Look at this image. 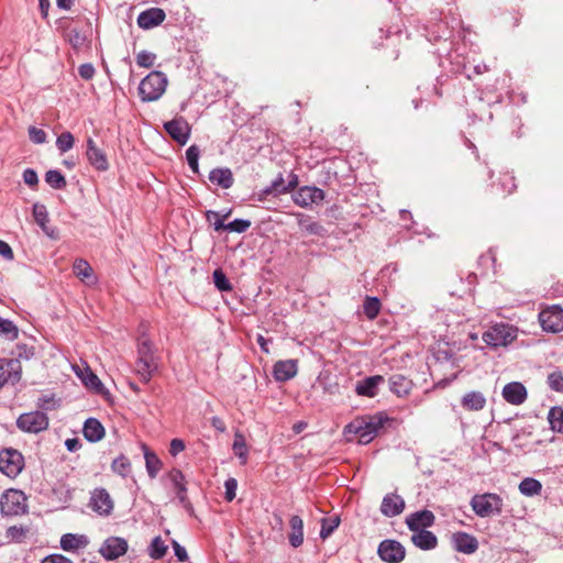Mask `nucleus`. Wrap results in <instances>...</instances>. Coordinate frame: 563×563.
I'll use <instances>...</instances> for the list:
<instances>
[{
    "mask_svg": "<svg viewBox=\"0 0 563 563\" xmlns=\"http://www.w3.org/2000/svg\"><path fill=\"white\" fill-rule=\"evenodd\" d=\"M386 421L387 417L383 413L360 417L344 428V434L347 440H352L351 435H354L360 444H367L374 440Z\"/></svg>",
    "mask_w": 563,
    "mask_h": 563,
    "instance_id": "1",
    "label": "nucleus"
},
{
    "mask_svg": "<svg viewBox=\"0 0 563 563\" xmlns=\"http://www.w3.org/2000/svg\"><path fill=\"white\" fill-rule=\"evenodd\" d=\"M157 368V362L154 355L152 341L142 333L137 342L136 372L143 382H148Z\"/></svg>",
    "mask_w": 563,
    "mask_h": 563,
    "instance_id": "2",
    "label": "nucleus"
},
{
    "mask_svg": "<svg viewBox=\"0 0 563 563\" xmlns=\"http://www.w3.org/2000/svg\"><path fill=\"white\" fill-rule=\"evenodd\" d=\"M168 79L162 71H151L139 86V95L142 101L152 102L158 100L166 90Z\"/></svg>",
    "mask_w": 563,
    "mask_h": 563,
    "instance_id": "3",
    "label": "nucleus"
},
{
    "mask_svg": "<svg viewBox=\"0 0 563 563\" xmlns=\"http://www.w3.org/2000/svg\"><path fill=\"white\" fill-rule=\"evenodd\" d=\"M472 510L481 518L499 516L503 511V498L495 493L476 494L470 501Z\"/></svg>",
    "mask_w": 563,
    "mask_h": 563,
    "instance_id": "4",
    "label": "nucleus"
},
{
    "mask_svg": "<svg viewBox=\"0 0 563 563\" xmlns=\"http://www.w3.org/2000/svg\"><path fill=\"white\" fill-rule=\"evenodd\" d=\"M518 336V329L509 323H496L486 330L482 339L493 349L507 346L512 343Z\"/></svg>",
    "mask_w": 563,
    "mask_h": 563,
    "instance_id": "5",
    "label": "nucleus"
},
{
    "mask_svg": "<svg viewBox=\"0 0 563 563\" xmlns=\"http://www.w3.org/2000/svg\"><path fill=\"white\" fill-rule=\"evenodd\" d=\"M0 509L4 516L22 515L26 510V497L18 489H8L0 499Z\"/></svg>",
    "mask_w": 563,
    "mask_h": 563,
    "instance_id": "6",
    "label": "nucleus"
},
{
    "mask_svg": "<svg viewBox=\"0 0 563 563\" xmlns=\"http://www.w3.org/2000/svg\"><path fill=\"white\" fill-rule=\"evenodd\" d=\"M23 467L24 459L18 450L4 449L0 452V472L8 477H16Z\"/></svg>",
    "mask_w": 563,
    "mask_h": 563,
    "instance_id": "7",
    "label": "nucleus"
},
{
    "mask_svg": "<svg viewBox=\"0 0 563 563\" xmlns=\"http://www.w3.org/2000/svg\"><path fill=\"white\" fill-rule=\"evenodd\" d=\"M16 427L23 432L38 433L48 428V417L38 410L22 413L16 419Z\"/></svg>",
    "mask_w": 563,
    "mask_h": 563,
    "instance_id": "8",
    "label": "nucleus"
},
{
    "mask_svg": "<svg viewBox=\"0 0 563 563\" xmlns=\"http://www.w3.org/2000/svg\"><path fill=\"white\" fill-rule=\"evenodd\" d=\"M539 321L547 332L559 333L563 331V309L560 306H551L539 313Z\"/></svg>",
    "mask_w": 563,
    "mask_h": 563,
    "instance_id": "9",
    "label": "nucleus"
},
{
    "mask_svg": "<svg viewBox=\"0 0 563 563\" xmlns=\"http://www.w3.org/2000/svg\"><path fill=\"white\" fill-rule=\"evenodd\" d=\"M166 482L173 489L179 504L185 508H190V503L187 497V486L185 475L177 468H173L166 475Z\"/></svg>",
    "mask_w": 563,
    "mask_h": 563,
    "instance_id": "10",
    "label": "nucleus"
},
{
    "mask_svg": "<svg viewBox=\"0 0 563 563\" xmlns=\"http://www.w3.org/2000/svg\"><path fill=\"white\" fill-rule=\"evenodd\" d=\"M406 550L396 540H384L378 547L379 558L387 563H399L405 559Z\"/></svg>",
    "mask_w": 563,
    "mask_h": 563,
    "instance_id": "11",
    "label": "nucleus"
},
{
    "mask_svg": "<svg viewBox=\"0 0 563 563\" xmlns=\"http://www.w3.org/2000/svg\"><path fill=\"white\" fill-rule=\"evenodd\" d=\"M164 129L168 135L180 145H185L190 137V125L183 118H176L165 122Z\"/></svg>",
    "mask_w": 563,
    "mask_h": 563,
    "instance_id": "12",
    "label": "nucleus"
},
{
    "mask_svg": "<svg viewBox=\"0 0 563 563\" xmlns=\"http://www.w3.org/2000/svg\"><path fill=\"white\" fill-rule=\"evenodd\" d=\"M292 199L297 206L306 208L311 205H318L322 202L324 199V192L318 187L305 186L295 192Z\"/></svg>",
    "mask_w": 563,
    "mask_h": 563,
    "instance_id": "13",
    "label": "nucleus"
},
{
    "mask_svg": "<svg viewBox=\"0 0 563 563\" xmlns=\"http://www.w3.org/2000/svg\"><path fill=\"white\" fill-rule=\"evenodd\" d=\"M128 551V542L123 538L110 537L104 540L99 549V553L106 560H115L124 555Z\"/></svg>",
    "mask_w": 563,
    "mask_h": 563,
    "instance_id": "14",
    "label": "nucleus"
},
{
    "mask_svg": "<svg viewBox=\"0 0 563 563\" xmlns=\"http://www.w3.org/2000/svg\"><path fill=\"white\" fill-rule=\"evenodd\" d=\"M73 369L87 388L99 395L107 393L99 377L88 366L73 365Z\"/></svg>",
    "mask_w": 563,
    "mask_h": 563,
    "instance_id": "15",
    "label": "nucleus"
},
{
    "mask_svg": "<svg viewBox=\"0 0 563 563\" xmlns=\"http://www.w3.org/2000/svg\"><path fill=\"white\" fill-rule=\"evenodd\" d=\"M89 505L101 516H109L113 509V500L104 488H97L92 492Z\"/></svg>",
    "mask_w": 563,
    "mask_h": 563,
    "instance_id": "16",
    "label": "nucleus"
},
{
    "mask_svg": "<svg viewBox=\"0 0 563 563\" xmlns=\"http://www.w3.org/2000/svg\"><path fill=\"white\" fill-rule=\"evenodd\" d=\"M86 157L89 164L99 172H106L109 168V162L104 151L98 147L91 137L87 139Z\"/></svg>",
    "mask_w": 563,
    "mask_h": 563,
    "instance_id": "17",
    "label": "nucleus"
},
{
    "mask_svg": "<svg viewBox=\"0 0 563 563\" xmlns=\"http://www.w3.org/2000/svg\"><path fill=\"white\" fill-rule=\"evenodd\" d=\"M501 395L508 404L519 406L527 400L528 391L523 384L511 382L504 386Z\"/></svg>",
    "mask_w": 563,
    "mask_h": 563,
    "instance_id": "18",
    "label": "nucleus"
},
{
    "mask_svg": "<svg viewBox=\"0 0 563 563\" xmlns=\"http://www.w3.org/2000/svg\"><path fill=\"white\" fill-rule=\"evenodd\" d=\"M405 500L401 496L395 493H389L384 496L380 504V512L388 518L400 515L405 509Z\"/></svg>",
    "mask_w": 563,
    "mask_h": 563,
    "instance_id": "19",
    "label": "nucleus"
},
{
    "mask_svg": "<svg viewBox=\"0 0 563 563\" xmlns=\"http://www.w3.org/2000/svg\"><path fill=\"white\" fill-rule=\"evenodd\" d=\"M166 14L161 8H151L142 11L137 16V25L143 30L158 26L165 20Z\"/></svg>",
    "mask_w": 563,
    "mask_h": 563,
    "instance_id": "20",
    "label": "nucleus"
},
{
    "mask_svg": "<svg viewBox=\"0 0 563 563\" xmlns=\"http://www.w3.org/2000/svg\"><path fill=\"white\" fill-rule=\"evenodd\" d=\"M406 523L413 531L426 530L434 523V515L430 510H421L407 517Z\"/></svg>",
    "mask_w": 563,
    "mask_h": 563,
    "instance_id": "21",
    "label": "nucleus"
},
{
    "mask_svg": "<svg viewBox=\"0 0 563 563\" xmlns=\"http://www.w3.org/2000/svg\"><path fill=\"white\" fill-rule=\"evenodd\" d=\"M454 549L464 554H472L478 549L477 539L466 532H457L452 537Z\"/></svg>",
    "mask_w": 563,
    "mask_h": 563,
    "instance_id": "22",
    "label": "nucleus"
},
{
    "mask_svg": "<svg viewBox=\"0 0 563 563\" xmlns=\"http://www.w3.org/2000/svg\"><path fill=\"white\" fill-rule=\"evenodd\" d=\"M298 372L297 361L286 360L278 361L274 365V377L278 382H286L296 376Z\"/></svg>",
    "mask_w": 563,
    "mask_h": 563,
    "instance_id": "23",
    "label": "nucleus"
},
{
    "mask_svg": "<svg viewBox=\"0 0 563 563\" xmlns=\"http://www.w3.org/2000/svg\"><path fill=\"white\" fill-rule=\"evenodd\" d=\"M89 539L85 534L66 533L60 538V548L67 552H78L85 549Z\"/></svg>",
    "mask_w": 563,
    "mask_h": 563,
    "instance_id": "24",
    "label": "nucleus"
},
{
    "mask_svg": "<svg viewBox=\"0 0 563 563\" xmlns=\"http://www.w3.org/2000/svg\"><path fill=\"white\" fill-rule=\"evenodd\" d=\"M384 383V377L375 375L367 377L356 384L355 391L360 396L375 397L377 395L378 386Z\"/></svg>",
    "mask_w": 563,
    "mask_h": 563,
    "instance_id": "25",
    "label": "nucleus"
},
{
    "mask_svg": "<svg viewBox=\"0 0 563 563\" xmlns=\"http://www.w3.org/2000/svg\"><path fill=\"white\" fill-rule=\"evenodd\" d=\"M413 383L401 374H394L389 377V389L398 397L407 396L412 389Z\"/></svg>",
    "mask_w": 563,
    "mask_h": 563,
    "instance_id": "26",
    "label": "nucleus"
},
{
    "mask_svg": "<svg viewBox=\"0 0 563 563\" xmlns=\"http://www.w3.org/2000/svg\"><path fill=\"white\" fill-rule=\"evenodd\" d=\"M412 543L421 550H432L438 544V539L433 532L426 530L413 531L411 536Z\"/></svg>",
    "mask_w": 563,
    "mask_h": 563,
    "instance_id": "27",
    "label": "nucleus"
},
{
    "mask_svg": "<svg viewBox=\"0 0 563 563\" xmlns=\"http://www.w3.org/2000/svg\"><path fill=\"white\" fill-rule=\"evenodd\" d=\"M289 543L292 548H299L303 543V521L299 516L294 515L289 519Z\"/></svg>",
    "mask_w": 563,
    "mask_h": 563,
    "instance_id": "28",
    "label": "nucleus"
},
{
    "mask_svg": "<svg viewBox=\"0 0 563 563\" xmlns=\"http://www.w3.org/2000/svg\"><path fill=\"white\" fill-rule=\"evenodd\" d=\"M461 405L465 410L479 411L486 405V398L481 391H468L461 398Z\"/></svg>",
    "mask_w": 563,
    "mask_h": 563,
    "instance_id": "29",
    "label": "nucleus"
},
{
    "mask_svg": "<svg viewBox=\"0 0 563 563\" xmlns=\"http://www.w3.org/2000/svg\"><path fill=\"white\" fill-rule=\"evenodd\" d=\"M82 433L89 442H98L104 437V428L95 418H89L84 423Z\"/></svg>",
    "mask_w": 563,
    "mask_h": 563,
    "instance_id": "30",
    "label": "nucleus"
},
{
    "mask_svg": "<svg viewBox=\"0 0 563 563\" xmlns=\"http://www.w3.org/2000/svg\"><path fill=\"white\" fill-rule=\"evenodd\" d=\"M33 217L35 222L40 225V228L43 230V232L49 236L55 238V231L51 228H48L47 223L49 221L47 209L42 203H34L33 205Z\"/></svg>",
    "mask_w": 563,
    "mask_h": 563,
    "instance_id": "31",
    "label": "nucleus"
},
{
    "mask_svg": "<svg viewBox=\"0 0 563 563\" xmlns=\"http://www.w3.org/2000/svg\"><path fill=\"white\" fill-rule=\"evenodd\" d=\"M209 180L223 189H228L233 185V175L229 168H214L209 174Z\"/></svg>",
    "mask_w": 563,
    "mask_h": 563,
    "instance_id": "32",
    "label": "nucleus"
},
{
    "mask_svg": "<svg viewBox=\"0 0 563 563\" xmlns=\"http://www.w3.org/2000/svg\"><path fill=\"white\" fill-rule=\"evenodd\" d=\"M73 271H74V274L78 278H80L82 282H85L87 284L95 283L92 267L90 266V264L87 261H85L82 258L76 260L73 265Z\"/></svg>",
    "mask_w": 563,
    "mask_h": 563,
    "instance_id": "33",
    "label": "nucleus"
},
{
    "mask_svg": "<svg viewBox=\"0 0 563 563\" xmlns=\"http://www.w3.org/2000/svg\"><path fill=\"white\" fill-rule=\"evenodd\" d=\"M298 224L301 230L312 235L323 236L325 233V230L321 224L312 221L309 217L303 214H298Z\"/></svg>",
    "mask_w": 563,
    "mask_h": 563,
    "instance_id": "34",
    "label": "nucleus"
},
{
    "mask_svg": "<svg viewBox=\"0 0 563 563\" xmlns=\"http://www.w3.org/2000/svg\"><path fill=\"white\" fill-rule=\"evenodd\" d=\"M519 492L528 497L537 496L542 490V484L532 477L523 478L519 484Z\"/></svg>",
    "mask_w": 563,
    "mask_h": 563,
    "instance_id": "35",
    "label": "nucleus"
},
{
    "mask_svg": "<svg viewBox=\"0 0 563 563\" xmlns=\"http://www.w3.org/2000/svg\"><path fill=\"white\" fill-rule=\"evenodd\" d=\"M551 429L555 432L563 433V408L553 407L548 415Z\"/></svg>",
    "mask_w": 563,
    "mask_h": 563,
    "instance_id": "36",
    "label": "nucleus"
},
{
    "mask_svg": "<svg viewBox=\"0 0 563 563\" xmlns=\"http://www.w3.org/2000/svg\"><path fill=\"white\" fill-rule=\"evenodd\" d=\"M0 336L14 341L19 336V329L11 320L0 318Z\"/></svg>",
    "mask_w": 563,
    "mask_h": 563,
    "instance_id": "37",
    "label": "nucleus"
},
{
    "mask_svg": "<svg viewBox=\"0 0 563 563\" xmlns=\"http://www.w3.org/2000/svg\"><path fill=\"white\" fill-rule=\"evenodd\" d=\"M232 449H233L234 454L241 459L242 464H245L247 461V446H246L245 438L242 433L236 432L234 434V441H233Z\"/></svg>",
    "mask_w": 563,
    "mask_h": 563,
    "instance_id": "38",
    "label": "nucleus"
},
{
    "mask_svg": "<svg viewBox=\"0 0 563 563\" xmlns=\"http://www.w3.org/2000/svg\"><path fill=\"white\" fill-rule=\"evenodd\" d=\"M340 518L338 516L323 518L321 521L320 538L325 540L339 527Z\"/></svg>",
    "mask_w": 563,
    "mask_h": 563,
    "instance_id": "39",
    "label": "nucleus"
},
{
    "mask_svg": "<svg viewBox=\"0 0 563 563\" xmlns=\"http://www.w3.org/2000/svg\"><path fill=\"white\" fill-rule=\"evenodd\" d=\"M144 456H145V464H146V470H147L148 476L152 478L156 477V475L158 474V472L162 467L161 460L157 457L156 454L148 452V451H145Z\"/></svg>",
    "mask_w": 563,
    "mask_h": 563,
    "instance_id": "40",
    "label": "nucleus"
},
{
    "mask_svg": "<svg viewBox=\"0 0 563 563\" xmlns=\"http://www.w3.org/2000/svg\"><path fill=\"white\" fill-rule=\"evenodd\" d=\"M45 181L54 189H63L67 183L64 175L59 170H48L45 174Z\"/></svg>",
    "mask_w": 563,
    "mask_h": 563,
    "instance_id": "41",
    "label": "nucleus"
},
{
    "mask_svg": "<svg viewBox=\"0 0 563 563\" xmlns=\"http://www.w3.org/2000/svg\"><path fill=\"white\" fill-rule=\"evenodd\" d=\"M111 468L118 475L126 477L131 473V463L128 457L120 455L113 460Z\"/></svg>",
    "mask_w": 563,
    "mask_h": 563,
    "instance_id": "42",
    "label": "nucleus"
},
{
    "mask_svg": "<svg viewBox=\"0 0 563 563\" xmlns=\"http://www.w3.org/2000/svg\"><path fill=\"white\" fill-rule=\"evenodd\" d=\"M365 316L373 320L377 317L380 310V302L376 297H367L363 305Z\"/></svg>",
    "mask_w": 563,
    "mask_h": 563,
    "instance_id": "43",
    "label": "nucleus"
},
{
    "mask_svg": "<svg viewBox=\"0 0 563 563\" xmlns=\"http://www.w3.org/2000/svg\"><path fill=\"white\" fill-rule=\"evenodd\" d=\"M199 156H200V150L197 145L194 144L187 148L186 159H187V163L194 174L199 173V165H198Z\"/></svg>",
    "mask_w": 563,
    "mask_h": 563,
    "instance_id": "44",
    "label": "nucleus"
},
{
    "mask_svg": "<svg viewBox=\"0 0 563 563\" xmlns=\"http://www.w3.org/2000/svg\"><path fill=\"white\" fill-rule=\"evenodd\" d=\"M148 552L153 559H161L166 554L167 547L161 537H156L152 540Z\"/></svg>",
    "mask_w": 563,
    "mask_h": 563,
    "instance_id": "45",
    "label": "nucleus"
},
{
    "mask_svg": "<svg viewBox=\"0 0 563 563\" xmlns=\"http://www.w3.org/2000/svg\"><path fill=\"white\" fill-rule=\"evenodd\" d=\"M74 143L75 139L70 132H63L56 140V146L60 153H66L71 150Z\"/></svg>",
    "mask_w": 563,
    "mask_h": 563,
    "instance_id": "46",
    "label": "nucleus"
},
{
    "mask_svg": "<svg viewBox=\"0 0 563 563\" xmlns=\"http://www.w3.org/2000/svg\"><path fill=\"white\" fill-rule=\"evenodd\" d=\"M212 277H213V283H214L216 287L220 291H229L232 289V286L229 282V279L227 278L225 274L221 269H216L213 272Z\"/></svg>",
    "mask_w": 563,
    "mask_h": 563,
    "instance_id": "47",
    "label": "nucleus"
},
{
    "mask_svg": "<svg viewBox=\"0 0 563 563\" xmlns=\"http://www.w3.org/2000/svg\"><path fill=\"white\" fill-rule=\"evenodd\" d=\"M288 188H286V184L282 175H279L274 181H272L271 186L264 190L266 195H283L287 194Z\"/></svg>",
    "mask_w": 563,
    "mask_h": 563,
    "instance_id": "48",
    "label": "nucleus"
},
{
    "mask_svg": "<svg viewBox=\"0 0 563 563\" xmlns=\"http://www.w3.org/2000/svg\"><path fill=\"white\" fill-rule=\"evenodd\" d=\"M550 388L558 393H563V375L561 372H553L548 375Z\"/></svg>",
    "mask_w": 563,
    "mask_h": 563,
    "instance_id": "49",
    "label": "nucleus"
},
{
    "mask_svg": "<svg viewBox=\"0 0 563 563\" xmlns=\"http://www.w3.org/2000/svg\"><path fill=\"white\" fill-rule=\"evenodd\" d=\"M155 59L156 55L147 51H142L136 55V63L140 67H152Z\"/></svg>",
    "mask_w": 563,
    "mask_h": 563,
    "instance_id": "50",
    "label": "nucleus"
},
{
    "mask_svg": "<svg viewBox=\"0 0 563 563\" xmlns=\"http://www.w3.org/2000/svg\"><path fill=\"white\" fill-rule=\"evenodd\" d=\"M251 227L249 220L235 219L225 225V230L230 232L243 233Z\"/></svg>",
    "mask_w": 563,
    "mask_h": 563,
    "instance_id": "51",
    "label": "nucleus"
},
{
    "mask_svg": "<svg viewBox=\"0 0 563 563\" xmlns=\"http://www.w3.org/2000/svg\"><path fill=\"white\" fill-rule=\"evenodd\" d=\"M26 533H27V529H25L23 527L13 526L7 530V538L10 540L20 542L25 538Z\"/></svg>",
    "mask_w": 563,
    "mask_h": 563,
    "instance_id": "52",
    "label": "nucleus"
},
{
    "mask_svg": "<svg viewBox=\"0 0 563 563\" xmlns=\"http://www.w3.org/2000/svg\"><path fill=\"white\" fill-rule=\"evenodd\" d=\"M29 137L35 144H43L46 142L45 131L35 126L29 128Z\"/></svg>",
    "mask_w": 563,
    "mask_h": 563,
    "instance_id": "53",
    "label": "nucleus"
},
{
    "mask_svg": "<svg viewBox=\"0 0 563 563\" xmlns=\"http://www.w3.org/2000/svg\"><path fill=\"white\" fill-rule=\"evenodd\" d=\"M224 487H225V499L228 501H232L234 498H235V495H236V489H238V482L235 478L231 477V478H228L225 482H224Z\"/></svg>",
    "mask_w": 563,
    "mask_h": 563,
    "instance_id": "54",
    "label": "nucleus"
},
{
    "mask_svg": "<svg viewBox=\"0 0 563 563\" xmlns=\"http://www.w3.org/2000/svg\"><path fill=\"white\" fill-rule=\"evenodd\" d=\"M23 180L30 187H35L38 184L37 173L32 168H26L23 172Z\"/></svg>",
    "mask_w": 563,
    "mask_h": 563,
    "instance_id": "55",
    "label": "nucleus"
},
{
    "mask_svg": "<svg viewBox=\"0 0 563 563\" xmlns=\"http://www.w3.org/2000/svg\"><path fill=\"white\" fill-rule=\"evenodd\" d=\"M78 73L82 79L89 80L95 76L96 70L92 64L87 63L79 66Z\"/></svg>",
    "mask_w": 563,
    "mask_h": 563,
    "instance_id": "56",
    "label": "nucleus"
},
{
    "mask_svg": "<svg viewBox=\"0 0 563 563\" xmlns=\"http://www.w3.org/2000/svg\"><path fill=\"white\" fill-rule=\"evenodd\" d=\"M37 407L44 410H52L56 407V400L53 397H41L37 400Z\"/></svg>",
    "mask_w": 563,
    "mask_h": 563,
    "instance_id": "57",
    "label": "nucleus"
},
{
    "mask_svg": "<svg viewBox=\"0 0 563 563\" xmlns=\"http://www.w3.org/2000/svg\"><path fill=\"white\" fill-rule=\"evenodd\" d=\"M184 450H185V443H184L183 440H180V439H173L172 440L170 446H169V453L173 456H176L177 454H179Z\"/></svg>",
    "mask_w": 563,
    "mask_h": 563,
    "instance_id": "58",
    "label": "nucleus"
},
{
    "mask_svg": "<svg viewBox=\"0 0 563 563\" xmlns=\"http://www.w3.org/2000/svg\"><path fill=\"white\" fill-rule=\"evenodd\" d=\"M41 563H73V561L62 554H51L43 559Z\"/></svg>",
    "mask_w": 563,
    "mask_h": 563,
    "instance_id": "59",
    "label": "nucleus"
},
{
    "mask_svg": "<svg viewBox=\"0 0 563 563\" xmlns=\"http://www.w3.org/2000/svg\"><path fill=\"white\" fill-rule=\"evenodd\" d=\"M173 548L175 555L180 562H185L188 560L187 551L184 547H181L177 541H173Z\"/></svg>",
    "mask_w": 563,
    "mask_h": 563,
    "instance_id": "60",
    "label": "nucleus"
},
{
    "mask_svg": "<svg viewBox=\"0 0 563 563\" xmlns=\"http://www.w3.org/2000/svg\"><path fill=\"white\" fill-rule=\"evenodd\" d=\"M0 255L7 260L13 258V251H12L11 246L7 242L1 241V240H0Z\"/></svg>",
    "mask_w": 563,
    "mask_h": 563,
    "instance_id": "61",
    "label": "nucleus"
},
{
    "mask_svg": "<svg viewBox=\"0 0 563 563\" xmlns=\"http://www.w3.org/2000/svg\"><path fill=\"white\" fill-rule=\"evenodd\" d=\"M65 445L68 451L75 452L80 448V441L76 438L67 439Z\"/></svg>",
    "mask_w": 563,
    "mask_h": 563,
    "instance_id": "62",
    "label": "nucleus"
},
{
    "mask_svg": "<svg viewBox=\"0 0 563 563\" xmlns=\"http://www.w3.org/2000/svg\"><path fill=\"white\" fill-rule=\"evenodd\" d=\"M211 424H212V427H213L214 429H217V430H218V431H220V432L225 431V424H224L223 420H222V419H220L219 417H213V418L211 419Z\"/></svg>",
    "mask_w": 563,
    "mask_h": 563,
    "instance_id": "63",
    "label": "nucleus"
},
{
    "mask_svg": "<svg viewBox=\"0 0 563 563\" xmlns=\"http://www.w3.org/2000/svg\"><path fill=\"white\" fill-rule=\"evenodd\" d=\"M256 342L258 343L263 352L268 353V341L263 335L258 334L256 338Z\"/></svg>",
    "mask_w": 563,
    "mask_h": 563,
    "instance_id": "64",
    "label": "nucleus"
}]
</instances>
